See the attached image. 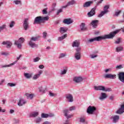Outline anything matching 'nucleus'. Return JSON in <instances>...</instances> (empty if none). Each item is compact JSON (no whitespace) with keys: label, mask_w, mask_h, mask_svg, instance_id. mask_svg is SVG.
<instances>
[{"label":"nucleus","mask_w":124,"mask_h":124,"mask_svg":"<svg viewBox=\"0 0 124 124\" xmlns=\"http://www.w3.org/2000/svg\"><path fill=\"white\" fill-rule=\"evenodd\" d=\"M118 32H119V30H116L110 33L108 35L99 36L93 38H91L88 40V42L92 43V42H93V41H101V40L113 38V37L115 36V35L117 34Z\"/></svg>","instance_id":"nucleus-1"},{"label":"nucleus","mask_w":124,"mask_h":124,"mask_svg":"<svg viewBox=\"0 0 124 124\" xmlns=\"http://www.w3.org/2000/svg\"><path fill=\"white\" fill-rule=\"evenodd\" d=\"M49 20V17L48 16H37L35 18L33 22V25L37 24H43L44 23H45V21H48Z\"/></svg>","instance_id":"nucleus-2"},{"label":"nucleus","mask_w":124,"mask_h":124,"mask_svg":"<svg viewBox=\"0 0 124 124\" xmlns=\"http://www.w3.org/2000/svg\"><path fill=\"white\" fill-rule=\"evenodd\" d=\"M38 38H39V36L32 37L30 39V41L29 42V45L30 47L31 48H35V47H37L38 45L33 42V41H37V40H38Z\"/></svg>","instance_id":"nucleus-3"},{"label":"nucleus","mask_w":124,"mask_h":124,"mask_svg":"<svg viewBox=\"0 0 124 124\" xmlns=\"http://www.w3.org/2000/svg\"><path fill=\"white\" fill-rule=\"evenodd\" d=\"M24 41H25V39L21 37L18 40L15 41L14 44L18 49H21L22 48V43H24Z\"/></svg>","instance_id":"nucleus-4"},{"label":"nucleus","mask_w":124,"mask_h":124,"mask_svg":"<svg viewBox=\"0 0 124 124\" xmlns=\"http://www.w3.org/2000/svg\"><path fill=\"white\" fill-rule=\"evenodd\" d=\"M95 110H96V108H95V107L89 106L87 108V112L88 113V114L93 115V114L94 113V111H95Z\"/></svg>","instance_id":"nucleus-5"},{"label":"nucleus","mask_w":124,"mask_h":124,"mask_svg":"<svg viewBox=\"0 0 124 124\" xmlns=\"http://www.w3.org/2000/svg\"><path fill=\"white\" fill-rule=\"evenodd\" d=\"M69 110L67 109H65L63 110V113L65 117L66 118V119H70V118H72L73 117V115L72 114H69Z\"/></svg>","instance_id":"nucleus-6"},{"label":"nucleus","mask_w":124,"mask_h":124,"mask_svg":"<svg viewBox=\"0 0 124 124\" xmlns=\"http://www.w3.org/2000/svg\"><path fill=\"white\" fill-rule=\"evenodd\" d=\"M116 76H117L116 75L108 74L105 75L104 77L105 79H116Z\"/></svg>","instance_id":"nucleus-7"},{"label":"nucleus","mask_w":124,"mask_h":124,"mask_svg":"<svg viewBox=\"0 0 124 124\" xmlns=\"http://www.w3.org/2000/svg\"><path fill=\"white\" fill-rule=\"evenodd\" d=\"M23 28L25 31L29 29V19L26 18L24 19L23 23Z\"/></svg>","instance_id":"nucleus-8"},{"label":"nucleus","mask_w":124,"mask_h":124,"mask_svg":"<svg viewBox=\"0 0 124 124\" xmlns=\"http://www.w3.org/2000/svg\"><path fill=\"white\" fill-rule=\"evenodd\" d=\"M76 3V1L75 0H72L67 2L66 5L62 6V8H66V7H68V6H70V5H74Z\"/></svg>","instance_id":"nucleus-9"},{"label":"nucleus","mask_w":124,"mask_h":124,"mask_svg":"<svg viewBox=\"0 0 124 124\" xmlns=\"http://www.w3.org/2000/svg\"><path fill=\"white\" fill-rule=\"evenodd\" d=\"M98 23H99V21L98 20H94L91 22V25H92L93 29H96V28H97Z\"/></svg>","instance_id":"nucleus-10"},{"label":"nucleus","mask_w":124,"mask_h":124,"mask_svg":"<svg viewBox=\"0 0 124 124\" xmlns=\"http://www.w3.org/2000/svg\"><path fill=\"white\" fill-rule=\"evenodd\" d=\"M68 70V68L67 67H63L62 68L61 70L60 75H65L67 73V71Z\"/></svg>","instance_id":"nucleus-11"},{"label":"nucleus","mask_w":124,"mask_h":124,"mask_svg":"<svg viewBox=\"0 0 124 124\" xmlns=\"http://www.w3.org/2000/svg\"><path fill=\"white\" fill-rule=\"evenodd\" d=\"M110 120H112L113 123L116 124V123H118V121L120 120V116L114 115L113 116H111L110 117Z\"/></svg>","instance_id":"nucleus-12"},{"label":"nucleus","mask_w":124,"mask_h":124,"mask_svg":"<svg viewBox=\"0 0 124 124\" xmlns=\"http://www.w3.org/2000/svg\"><path fill=\"white\" fill-rule=\"evenodd\" d=\"M119 80L124 84V72H120L118 74Z\"/></svg>","instance_id":"nucleus-13"},{"label":"nucleus","mask_w":124,"mask_h":124,"mask_svg":"<svg viewBox=\"0 0 124 124\" xmlns=\"http://www.w3.org/2000/svg\"><path fill=\"white\" fill-rule=\"evenodd\" d=\"M43 73V71L40 70L38 71V73L37 74H35L33 76L32 79L33 80H37V79H38L40 77V75Z\"/></svg>","instance_id":"nucleus-14"},{"label":"nucleus","mask_w":124,"mask_h":124,"mask_svg":"<svg viewBox=\"0 0 124 124\" xmlns=\"http://www.w3.org/2000/svg\"><path fill=\"white\" fill-rule=\"evenodd\" d=\"M65 97L69 102H73V96L71 94H66Z\"/></svg>","instance_id":"nucleus-15"},{"label":"nucleus","mask_w":124,"mask_h":124,"mask_svg":"<svg viewBox=\"0 0 124 124\" xmlns=\"http://www.w3.org/2000/svg\"><path fill=\"white\" fill-rule=\"evenodd\" d=\"M72 46L74 48L75 47H76V48L77 47H79V46H80V42L79 41V40H75L72 43Z\"/></svg>","instance_id":"nucleus-16"},{"label":"nucleus","mask_w":124,"mask_h":124,"mask_svg":"<svg viewBox=\"0 0 124 124\" xmlns=\"http://www.w3.org/2000/svg\"><path fill=\"white\" fill-rule=\"evenodd\" d=\"M94 89L95 91H105V87L101 85L98 86H94Z\"/></svg>","instance_id":"nucleus-17"},{"label":"nucleus","mask_w":124,"mask_h":124,"mask_svg":"<svg viewBox=\"0 0 124 124\" xmlns=\"http://www.w3.org/2000/svg\"><path fill=\"white\" fill-rule=\"evenodd\" d=\"M3 45H6L7 48H10L12 46V43L9 41H6L2 42Z\"/></svg>","instance_id":"nucleus-18"},{"label":"nucleus","mask_w":124,"mask_h":124,"mask_svg":"<svg viewBox=\"0 0 124 124\" xmlns=\"http://www.w3.org/2000/svg\"><path fill=\"white\" fill-rule=\"evenodd\" d=\"M17 63V61H15V62L9 64V65H0V68H4L6 67H10L12 66V65H14V64H16Z\"/></svg>","instance_id":"nucleus-19"},{"label":"nucleus","mask_w":124,"mask_h":124,"mask_svg":"<svg viewBox=\"0 0 124 124\" xmlns=\"http://www.w3.org/2000/svg\"><path fill=\"white\" fill-rule=\"evenodd\" d=\"M73 81L76 83H80L83 81V78L80 77H76L74 78Z\"/></svg>","instance_id":"nucleus-20"},{"label":"nucleus","mask_w":124,"mask_h":124,"mask_svg":"<svg viewBox=\"0 0 124 124\" xmlns=\"http://www.w3.org/2000/svg\"><path fill=\"white\" fill-rule=\"evenodd\" d=\"M95 8H93L88 13L89 17H93V15H95Z\"/></svg>","instance_id":"nucleus-21"},{"label":"nucleus","mask_w":124,"mask_h":124,"mask_svg":"<svg viewBox=\"0 0 124 124\" xmlns=\"http://www.w3.org/2000/svg\"><path fill=\"white\" fill-rule=\"evenodd\" d=\"M63 23L65 25H70V24H72V23H73V21L71 20V19L68 18L64 19Z\"/></svg>","instance_id":"nucleus-22"},{"label":"nucleus","mask_w":124,"mask_h":124,"mask_svg":"<svg viewBox=\"0 0 124 124\" xmlns=\"http://www.w3.org/2000/svg\"><path fill=\"white\" fill-rule=\"evenodd\" d=\"M68 30V28L67 27H61L60 28V33H64V32H66Z\"/></svg>","instance_id":"nucleus-23"},{"label":"nucleus","mask_w":124,"mask_h":124,"mask_svg":"<svg viewBox=\"0 0 124 124\" xmlns=\"http://www.w3.org/2000/svg\"><path fill=\"white\" fill-rule=\"evenodd\" d=\"M75 58L77 61L81 60V52L75 53Z\"/></svg>","instance_id":"nucleus-24"},{"label":"nucleus","mask_w":124,"mask_h":124,"mask_svg":"<svg viewBox=\"0 0 124 124\" xmlns=\"http://www.w3.org/2000/svg\"><path fill=\"white\" fill-rule=\"evenodd\" d=\"M26 103H27V102L26 101V100L23 99H20L17 105H18V106H23V105H24V104H26Z\"/></svg>","instance_id":"nucleus-25"},{"label":"nucleus","mask_w":124,"mask_h":124,"mask_svg":"<svg viewBox=\"0 0 124 124\" xmlns=\"http://www.w3.org/2000/svg\"><path fill=\"white\" fill-rule=\"evenodd\" d=\"M106 98H107V94L106 93H101V95L99 97L100 100H103L104 99H105Z\"/></svg>","instance_id":"nucleus-26"},{"label":"nucleus","mask_w":124,"mask_h":124,"mask_svg":"<svg viewBox=\"0 0 124 124\" xmlns=\"http://www.w3.org/2000/svg\"><path fill=\"white\" fill-rule=\"evenodd\" d=\"M93 1H89L86 2L85 3L83 4V7H90L91 6V4H93Z\"/></svg>","instance_id":"nucleus-27"},{"label":"nucleus","mask_w":124,"mask_h":124,"mask_svg":"<svg viewBox=\"0 0 124 124\" xmlns=\"http://www.w3.org/2000/svg\"><path fill=\"white\" fill-rule=\"evenodd\" d=\"M79 27L81 31H84L87 30V28H86V24L85 23H81Z\"/></svg>","instance_id":"nucleus-28"},{"label":"nucleus","mask_w":124,"mask_h":124,"mask_svg":"<svg viewBox=\"0 0 124 124\" xmlns=\"http://www.w3.org/2000/svg\"><path fill=\"white\" fill-rule=\"evenodd\" d=\"M39 114L38 112H33L30 114V117L35 118L38 116Z\"/></svg>","instance_id":"nucleus-29"},{"label":"nucleus","mask_w":124,"mask_h":124,"mask_svg":"<svg viewBox=\"0 0 124 124\" xmlns=\"http://www.w3.org/2000/svg\"><path fill=\"white\" fill-rule=\"evenodd\" d=\"M48 117H54V114H51V115H48V114H45V113H42L41 114V117L42 118H48Z\"/></svg>","instance_id":"nucleus-30"},{"label":"nucleus","mask_w":124,"mask_h":124,"mask_svg":"<svg viewBox=\"0 0 124 124\" xmlns=\"http://www.w3.org/2000/svg\"><path fill=\"white\" fill-rule=\"evenodd\" d=\"M38 90L40 92V93H44L46 92V88H43V87L40 86L38 88Z\"/></svg>","instance_id":"nucleus-31"},{"label":"nucleus","mask_w":124,"mask_h":124,"mask_svg":"<svg viewBox=\"0 0 124 124\" xmlns=\"http://www.w3.org/2000/svg\"><path fill=\"white\" fill-rule=\"evenodd\" d=\"M25 95L28 99H32V98H33V94L26 93Z\"/></svg>","instance_id":"nucleus-32"},{"label":"nucleus","mask_w":124,"mask_h":124,"mask_svg":"<svg viewBox=\"0 0 124 124\" xmlns=\"http://www.w3.org/2000/svg\"><path fill=\"white\" fill-rule=\"evenodd\" d=\"M67 37V34H65L63 36H62L61 37H58V41H62V40H63V39H65V38Z\"/></svg>","instance_id":"nucleus-33"},{"label":"nucleus","mask_w":124,"mask_h":124,"mask_svg":"<svg viewBox=\"0 0 124 124\" xmlns=\"http://www.w3.org/2000/svg\"><path fill=\"white\" fill-rule=\"evenodd\" d=\"M24 76L27 79H31V74L30 73H25Z\"/></svg>","instance_id":"nucleus-34"},{"label":"nucleus","mask_w":124,"mask_h":124,"mask_svg":"<svg viewBox=\"0 0 124 124\" xmlns=\"http://www.w3.org/2000/svg\"><path fill=\"white\" fill-rule=\"evenodd\" d=\"M124 50V47L122 46H119L116 48V52H121V51H123Z\"/></svg>","instance_id":"nucleus-35"},{"label":"nucleus","mask_w":124,"mask_h":124,"mask_svg":"<svg viewBox=\"0 0 124 124\" xmlns=\"http://www.w3.org/2000/svg\"><path fill=\"white\" fill-rule=\"evenodd\" d=\"M107 14V12H105L104 11H102L100 14L98 16V17L99 18H101V17H102L103 16H104V15H105V14Z\"/></svg>","instance_id":"nucleus-36"},{"label":"nucleus","mask_w":124,"mask_h":124,"mask_svg":"<svg viewBox=\"0 0 124 124\" xmlns=\"http://www.w3.org/2000/svg\"><path fill=\"white\" fill-rule=\"evenodd\" d=\"M109 5H106L104 7V11H105V12H106L107 13H108V12H109V11L108 10L109 9Z\"/></svg>","instance_id":"nucleus-37"},{"label":"nucleus","mask_w":124,"mask_h":124,"mask_svg":"<svg viewBox=\"0 0 124 124\" xmlns=\"http://www.w3.org/2000/svg\"><path fill=\"white\" fill-rule=\"evenodd\" d=\"M6 29V25L3 24V25L0 26V32L3 31V30Z\"/></svg>","instance_id":"nucleus-38"},{"label":"nucleus","mask_w":124,"mask_h":124,"mask_svg":"<svg viewBox=\"0 0 124 124\" xmlns=\"http://www.w3.org/2000/svg\"><path fill=\"white\" fill-rule=\"evenodd\" d=\"M80 123L84 124L86 122V118L84 117H81L79 118Z\"/></svg>","instance_id":"nucleus-39"},{"label":"nucleus","mask_w":124,"mask_h":124,"mask_svg":"<svg viewBox=\"0 0 124 124\" xmlns=\"http://www.w3.org/2000/svg\"><path fill=\"white\" fill-rule=\"evenodd\" d=\"M42 121V119L40 117L36 118L35 120L36 124H39L40 123H41Z\"/></svg>","instance_id":"nucleus-40"},{"label":"nucleus","mask_w":124,"mask_h":124,"mask_svg":"<svg viewBox=\"0 0 124 124\" xmlns=\"http://www.w3.org/2000/svg\"><path fill=\"white\" fill-rule=\"evenodd\" d=\"M14 26H15V21H11L9 23V28H12Z\"/></svg>","instance_id":"nucleus-41"},{"label":"nucleus","mask_w":124,"mask_h":124,"mask_svg":"<svg viewBox=\"0 0 124 124\" xmlns=\"http://www.w3.org/2000/svg\"><path fill=\"white\" fill-rule=\"evenodd\" d=\"M66 53H60L59 55V59H62V58H64V57H66Z\"/></svg>","instance_id":"nucleus-42"},{"label":"nucleus","mask_w":124,"mask_h":124,"mask_svg":"<svg viewBox=\"0 0 124 124\" xmlns=\"http://www.w3.org/2000/svg\"><path fill=\"white\" fill-rule=\"evenodd\" d=\"M14 3H15V4L18 5V4H22V1L21 0H16L14 1Z\"/></svg>","instance_id":"nucleus-43"},{"label":"nucleus","mask_w":124,"mask_h":124,"mask_svg":"<svg viewBox=\"0 0 124 124\" xmlns=\"http://www.w3.org/2000/svg\"><path fill=\"white\" fill-rule=\"evenodd\" d=\"M7 85L9 87H15L16 86V84L13 83H8Z\"/></svg>","instance_id":"nucleus-44"},{"label":"nucleus","mask_w":124,"mask_h":124,"mask_svg":"<svg viewBox=\"0 0 124 124\" xmlns=\"http://www.w3.org/2000/svg\"><path fill=\"white\" fill-rule=\"evenodd\" d=\"M116 68V69H122V68H124V65H117Z\"/></svg>","instance_id":"nucleus-45"},{"label":"nucleus","mask_w":124,"mask_h":124,"mask_svg":"<svg viewBox=\"0 0 124 124\" xmlns=\"http://www.w3.org/2000/svg\"><path fill=\"white\" fill-rule=\"evenodd\" d=\"M40 61V58L36 57L33 59L34 62H39Z\"/></svg>","instance_id":"nucleus-46"},{"label":"nucleus","mask_w":124,"mask_h":124,"mask_svg":"<svg viewBox=\"0 0 124 124\" xmlns=\"http://www.w3.org/2000/svg\"><path fill=\"white\" fill-rule=\"evenodd\" d=\"M97 55L91 54L90 55L91 59H95V58H97Z\"/></svg>","instance_id":"nucleus-47"},{"label":"nucleus","mask_w":124,"mask_h":124,"mask_svg":"<svg viewBox=\"0 0 124 124\" xmlns=\"http://www.w3.org/2000/svg\"><path fill=\"white\" fill-rule=\"evenodd\" d=\"M76 53H81L80 51H81V47H77L76 49Z\"/></svg>","instance_id":"nucleus-48"},{"label":"nucleus","mask_w":124,"mask_h":124,"mask_svg":"<svg viewBox=\"0 0 124 124\" xmlns=\"http://www.w3.org/2000/svg\"><path fill=\"white\" fill-rule=\"evenodd\" d=\"M62 9H63L62 7L61 9H60L57 11V15H59L60 13H62Z\"/></svg>","instance_id":"nucleus-49"},{"label":"nucleus","mask_w":124,"mask_h":124,"mask_svg":"<svg viewBox=\"0 0 124 124\" xmlns=\"http://www.w3.org/2000/svg\"><path fill=\"white\" fill-rule=\"evenodd\" d=\"M47 9H48V8H47L43 9V14H44V15L47 14Z\"/></svg>","instance_id":"nucleus-50"},{"label":"nucleus","mask_w":124,"mask_h":124,"mask_svg":"<svg viewBox=\"0 0 124 124\" xmlns=\"http://www.w3.org/2000/svg\"><path fill=\"white\" fill-rule=\"evenodd\" d=\"M49 96H57V94L56 93H54L52 92H49Z\"/></svg>","instance_id":"nucleus-51"},{"label":"nucleus","mask_w":124,"mask_h":124,"mask_svg":"<svg viewBox=\"0 0 124 124\" xmlns=\"http://www.w3.org/2000/svg\"><path fill=\"white\" fill-rule=\"evenodd\" d=\"M104 92H112V89L111 88H105Z\"/></svg>","instance_id":"nucleus-52"},{"label":"nucleus","mask_w":124,"mask_h":124,"mask_svg":"<svg viewBox=\"0 0 124 124\" xmlns=\"http://www.w3.org/2000/svg\"><path fill=\"white\" fill-rule=\"evenodd\" d=\"M120 42H121V38H118L117 39V40L115 41V43H116V44H119Z\"/></svg>","instance_id":"nucleus-53"},{"label":"nucleus","mask_w":124,"mask_h":124,"mask_svg":"<svg viewBox=\"0 0 124 124\" xmlns=\"http://www.w3.org/2000/svg\"><path fill=\"white\" fill-rule=\"evenodd\" d=\"M14 124H19V121L18 119H14Z\"/></svg>","instance_id":"nucleus-54"},{"label":"nucleus","mask_w":124,"mask_h":124,"mask_svg":"<svg viewBox=\"0 0 124 124\" xmlns=\"http://www.w3.org/2000/svg\"><path fill=\"white\" fill-rule=\"evenodd\" d=\"M121 11H118L115 12V16H118V15H120V14H121Z\"/></svg>","instance_id":"nucleus-55"},{"label":"nucleus","mask_w":124,"mask_h":124,"mask_svg":"<svg viewBox=\"0 0 124 124\" xmlns=\"http://www.w3.org/2000/svg\"><path fill=\"white\" fill-rule=\"evenodd\" d=\"M43 37L44 38H46L47 37V33L46 32H44L43 33Z\"/></svg>","instance_id":"nucleus-56"},{"label":"nucleus","mask_w":124,"mask_h":124,"mask_svg":"<svg viewBox=\"0 0 124 124\" xmlns=\"http://www.w3.org/2000/svg\"><path fill=\"white\" fill-rule=\"evenodd\" d=\"M73 110H75V107H71L69 108V111H73Z\"/></svg>","instance_id":"nucleus-57"},{"label":"nucleus","mask_w":124,"mask_h":124,"mask_svg":"<svg viewBox=\"0 0 124 124\" xmlns=\"http://www.w3.org/2000/svg\"><path fill=\"white\" fill-rule=\"evenodd\" d=\"M1 55H2V56H7V55H8V53L7 52H2L1 53Z\"/></svg>","instance_id":"nucleus-58"},{"label":"nucleus","mask_w":124,"mask_h":124,"mask_svg":"<svg viewBox=\"0 0 124 124\" xmlns=\"http://www.w3.org/2000/svg\"><path fill=\"white\" fill-rule=\"evenodd\" d=\"M39 68H40V69H43V68H44V65H40L39 66Z\"/></svg>","instance_id":"nucleus-59"},{"label":"nucleus","mask_w":124,"mask_h":124,"mask_svg":"<svg viewBox=\"0 0 124 124\" xmlns=\"http://www.w3.org/2000/svg\"><path fill=\"white\" fill-rule=\"evenodd\" d=\"M103 0H100V1H99L98 2H97V5H99L100 4V3H102V1Z\"/></svg>","instance_id":"nucleus-60"},{"label":"nucleus","mask_w":124,"mask_h":124,"mask_svg":"<svg viewBox=\"0 0 124 124\" xmlns=\"http://www.w3.org/2000/svg\"><path fill=\"white\" fill-rule=\"evenodd\" d=\"M4 112H5V109H1V108H0V112L4 113Z\"/></svg>","instance_id":"nucleus-61"},{"label":"nucleus","mask_w":124,"mask_h":124,"mask_svg":"<svg viewBox=\"0 0 124 124\" xmlns=\"http://www.w3.org/2000/svg\"><path fill=\"white\" fill-rule=\"evenodd\" d=\"M104 71L106 73H107L108 72H109V71H110V69H106L104 70Z\"/></svg>","instance_id":"nucleus-62"},{"label":"nucleus","mask_w":124,"mask_h":124,"mask_svg":"<svg viewBox=\"0 0 124 124\" xmlns=\"http://www.w3.org/2000/svg\"><path fill=\"white\" fill-rule=\"evenodd\" d=\"M109 99H110V100H113L114 99V96L111 95L109 97Z\"/></svg>","instance_id":"nucleus-63"},{"label":"nucleus","mask_w":124,"mask_h":124,"mask_svg":"<svg viewBox=\"0 0 124 124\" xmlns=\"http://www.w3.org/2000/svg\"><path fill=\"white\" fill-rule=\"evenodd\" d=\"M43 124H51V123L48 121L44 122Z\"/></svg>","instance_id":"nucleus-64"}]
</instances>
